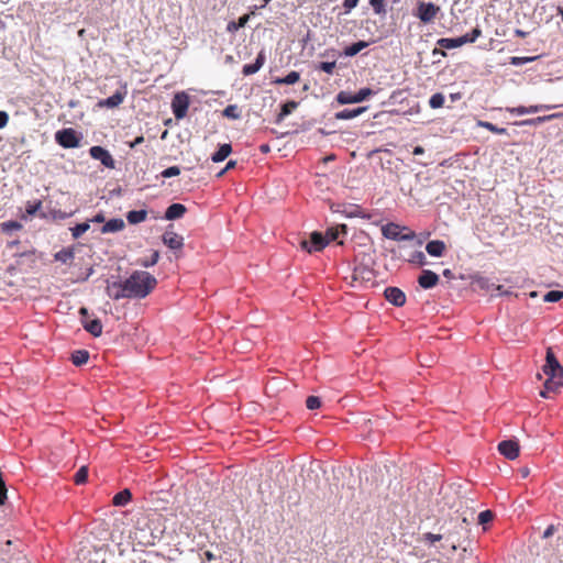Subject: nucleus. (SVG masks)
I'll return each mask as SVG.
<instances>
[{
    "instance_id": "21",
    "label": "nucleus",
    "mask_w": 563,
    "mask_h": 563,
    "mask_svg": "<svg viewBox=\"0 0 563 563\" xmlns=\"http://www.w3.org/2000/svg\"><path fill=\"white\" fill-rule=\"evenodd\" d=\"M265 60H266V55H265V52L262 49V51L257 54V56H256V58H255L254 63H252V64H245V65L243 66V68H242V74H243L244 76H251V75L256 74V73H257V71H258V70L264 66Z\"/></svg>"
},
{
    "instance_id": "10",
    "label": "nucleus",
    "mask_w": 563,
    "mask_h": 563,
    "mask_svg": "<svg viewBox=\"0 0 563 563\" xmlns=\"http://www.w3.org/2000/svg\"><path fill=\"white\" fill-rule=\"evenodd\" d=\"M382 234L384 238L394 241H411L416 238L413 231L402 233L400 227L394 222H389L382 227Z\"/></svg>"
},
{
    "instance_id": "19",
    "label": "nucleus",
    "mask_w": 563,
    "mask_h": 563,
    "mask_svg": "<svg viewBox=\"0 0 563 563\" xmlns=\"http://www.w3.org/2000/svg\"><path fill=\"white\" fill-rule=\"evenodd\" d=\"M439 275L430 269H423L418 277V284L423 289H431L439 283Z\"/></svg>"
},
{
    "instance_id": "12",
    "label": "nucleus",
    "mask_w": 563,
    "mask_h": 563,
    "mask_svg": "<svg viewBox=\"0 0 563 563\" xmlns=\"http://www.w3.org/2000/svg\"><path fill=\"white\" fill-rule=\"evenodd\" d=\"M189 108V97L186 92H177L172 100L173 114L177 120L187 115Z\"/></svg>"
},
{
    "instance_id": "11",
    "label": "nucleus",
    "mask_w": 563,
    "mask_h": 563,
    "mask_svg": "<svg viewBox=\"0 0 563 563\" xmlns=\"http://www.w3.org/2000/svg\"><path fill=\"white\" fill-rule=\"evenodd\" d=\"M471 285L474 289H481V290H498V296H510L512 292L510 290H505L501 285H495L489 280V278L475 275L472 276Z\"/></svg>"
},
{
    "instance_id": "20",
    "label": "nucleus",
    "mask_w": 563,
    "mask_h": 563,
    "mask_svg": "<svg viewBox=\"0 0 563 563\" xmlns=\"http://www.w3.org/2000/svg\"><path fill=\"white\" fill-rule=\"evenodd\" d=\"M187 208L185 205L174 202L165 210L164 219L168 221L178 220L185 216Z\"/></svg>"
},
{
    "instance_id": "43",
    "label": "nucleus",
    "mask_w": 563,
    "mask_h": 563,
    "mask_svg": "<svg viewBox=\"0 0 563 563\" xmlns=\"http://www.w3.org/2000/svg\"><path fill=\"white\" fill-rule=\"evenodd\" d=\"M223 117L232 120H238L241 118V111L239 110L236 104H229L223 110Z\"/></svg>"
},
{
    "instance_id": "3",
    "label": "nucleus",
    "mask_w": 563,
    "mask_h": 563,
    "mask_svg": "<svg viewBox=\"0 0 563 563\" xmlns=\"http://www.w3.org/2000/svg\"><path fill=\"white\" fill-rule=\"evenodd\" d=\"M157 285L155 276L145 271H134L124 279V290L129 299H143L148 296Z\"/></svg>"
},
{
    "instance_id": "37",
    "label": "nucleus",
    "mask_w": 563,
    "mask_h": 563,
    "mask_svg": "<svg viewBox=\"0 0 563 563\" xmlns=\"http://www.w3.org/2000/svg\"><path fill=\"white\" fill-rule=\"evenodd\" d=\"M89 360V352L87 350H75L70 355V361L75 366L85 365Z\"/></svg>"
},
{
    "instance_id": "7",
    "label": "nucleus",
    "mask_w": 563,
    "mask_h": 563,
    "mask_svg": "<svg viewBox=\"0 0 563 563\" xmlns=\"http://www.w3.org/2000/svg\"><path fill=\"white\" fill-rule=\"evenodd\" d=\"M375 92L368 87L361 88L357 92L351 93L347 91H340L335 100L340 104H351V103H360L368 99L371 96H373Z\"/></svg>"
},
{
    "instance_id": "53",
    "label": "nucleus",
    "mask_w": 563,
    "mask_h": 563,
    "mask_svg": "<svg viewBox=\"0 0 563 563\" xmlns=\"http://www.w3.org/2000/svg\"><path fill=\"white\" fill-rule=\"evenodd\" d=\"M41 208H42L41 200H36L34 202L29 201L25 206V212L27 216L33 217L40 211Z\"/></svg>"
},
{
    "instance_id": "2",
    "label": "nucleus",
    "mask_w": 563,
    "mask_h": 563,
    "mask_svg": "<svg viewBox=\"0 0 563 563\" xmlns=\"http://www.w3.org/2000/svg\"><path fill=\"white\" fill-rule=\"evenodd\" d=\"M444 530V540L450 543L452 551L465 543L471 544V522L465 517H454L441 527Z\"/></svg>"
},
{
    "instance_id": "39",
    "label": "nucleus",
    "mask_w": 563,
    "mask_h": 563,
    "mask_svg": "<svg viewBox=\"0 0 563 563\" xmlns=\"http://www.w3.org/2000/svg\"><path fill=\"white\" fill-rule=\"evenodd\" d=\"M554 115L537 117V118H532V119L516 121L514 124L519 125V126H526V125L537 126V125L552 119Z\"/></svg>"
},
{
    "instance_id": "48",
    "label": "nucleus",
    "mask_w": 563,
    "mask_h": 563,
    "mask_svg": "<svg viewBox=\"0 0 563 563\" xmlns=\"http://www.w3.org/2000/svg\"><path fill=\"white\" fill-rule=\"evenodd\" d=\"M385 1L386 0H368L371 7L373 8L374 13L378 14V15L386 14Z\"/></svg>"
},
{
    "instance_id": "18",
    "label": "nucleus",
    "mask_w": 563,
    "mask_h": 563,
    "mask_svg": "<svg viewBox=\"0 0 563 563\" xmlns=\"http://www.w3.org/2000/svg\"><path fill=\"white\" fill-rule=\"evenodd\" d=\"M519 451V444L515 440H504L498 444V452L508 460L518 457Z\"/></svg>"
},
{
    "instance_id": "26",
    "label": "nucleus",
    "mask_w": 563,
    "mask_h": 563,
    "mask_svg": "<svg viewBox=\"0 0 563 563\" xmlns=\"http://www.w3.org/2000/svg\"><path fill=\"white\" fill-rule=\"evenodd\" d=\"M367 110V107H357L355 109H344L334 114L336 120H352Z\"/></svg>"
},
{
    "instance_id": "5",
    "label": "nucleus",
    "mask_w": 563,
    "mask_h": 563,
    "mask_svg": "<svg viewBox=\"0 0 563 563\" xmlns=\"http://www.w3.org/2000/svg\"><path fill=\"white\" fill-rule=\"evenodd\" d=\"M481 34V29L476 26L470 33L459 37H441L437 41V45L445 49L457 48L465 44L474 43Z\"/></svg>"
},
{
    "instance_id": "50",
    "label": "nucleus",
    "mask_w": 563,
    "mask_h": 563,
    "mask_svg": "<svg viewBox=\"0 0 563 563\" xmlns=\"http://www.w3.org/2000/svg\"><path fill=\"white\" fill-rule=\"evenodd\" d=\"M537 58H538V56H525V57L512 56L509 59V64L512 66H521V65L531 63V62L536 60Z\"/></svg>"
},
{
    "instance_id": "14",
    "label": "nucleus",
    "mask_w": 563,
    "mask_h": 563,
    "mask_svg": "<svg viewBox=\"0 0 563 563\" xmlns=\"http://www.w3.org/2000/svg\"><path fill=\"white\" fill-rule=\"evenodd\" d=\"M106 294L113 300L129 298L128 291L124 290V280H107Z\"/></svg>"
},
{
    "instance_id": "25",
    "label": "nucleus",
    "mask_w": 563,
    "mask_h": 563,
    "mask_svg": "<svg viewBox=\"0 0 563 563\" xmlns=\"http://www.w3.org/2000/svg\"><path fill=\"white\" fill-rule=\"evenodd\" d=\"M374 250H368V252H357L355 255V261L357 265L364 267H373L375 265Z\"/></svg>"
},
{
    "instance_id": "45",
    "label": "nucleus",
    "mask_w": 563,
    "mask_h": 563,
    "mask_svg": "<svg viewBox=\"0 0 563 563\" xmlns=\"http://www.w3.org/2000/svg\"><path fill=\"white\" fill-rule=\"evenodd\" d=\"M0 227L3 233H10L12 231H19L22 229V224L14 220L2 222Z\"/></svg>"
},
{
    "instance_id": "35",
    "label": "nucleus",
    "mask_w": 563,
    "mask_h": 563,
    "mask_svg": "<svg viewBox=\"0 0 563 563\" xmlns=\"http://www.w3.org/2000/svg\"><path fill=\"white\" fill-rule=\"evenodd\" d=\"M545 108L547 107H544V106H530V107L519 106V107H515V108H507V111H509L512 114L523 115V114H529V113H537Z\"/></svg>"
},
{
    "instance_id": "36",
    "label": "nucleus",
    "mask_w": 563,
    "mask_h": 563,
    "mask_svg": "<svg viewBox=\"0 0 563 563\" xmlns=\"http://www.w3.org/2000/svg\"><path fill=\"white\" fill-rule=\"evenodd\" d=\"M300 79V74L296 70H291L289 71L286 76L284 77H277L273 80V84H276V85H294L296 82H298Z\"/></svg>"
},
{
    "instance_id": "30",
    "label": "nucleus",
    "mask_w": 563,
    "mask_h": 563,
    "mask_svg": "<svg viewBox=\"0 0 563 563\" xmlns=\"http://www.w3.org/2000/svg\"><path fill=\"white\" fill-rule=\"evenodd\" d=\"M75 258V250L74 247H64L54 255V260L56 262H60L63 264H71Z\"/></svg>"
},
{
    "instance_id": "64",
    "label": "nucleus",
    "mask_w": 563,
    "mask_h": 563,
    "mask_svg": "<svg viewBox=\"0 0 563 563\" xmlns=\"http://www.w3.org/2000/svg\"><path fill=\"white\" fill-rule=\"evenodd\" d=\"M144 142L143 135L136 136L133 141L128 142L130 148H135L137 145L142 144Z\"/></svg>"
},
{
    "instance_id": "32",
    "label": "nucleus",
    "mask_w": 563,
    "mask_h": 563,
    "mask_svg": "<svg viewBox=\"0 0 563 563\" xmlns=\"http://www.w3.org/2000/svg\"><path fill=\"white\" fill-rule=\"evenodd\" d=\"M332 210L334 212L343 213L346 218H358V217L365 218V216H363V211L360 206H350V207L343 206V209H341V206L338 205V207L335 209L332 208Z\"/></svg>"
},
{
    "instance_id": "1",
    "label": "nucleus",
    "mask_w": 563,
    "mask_h": 563,
    "mask_svg": "<svg viewBox=\"0 0 563 563\" xmlns=\"http://www.w3.org/2000/svg\"><path fill=\"white\" fill-rule=\"evenodd\" d=\"M542 372L547 376L540 396L548 398L550 393H558L563 386V366L560 364L552 347L547 349L545 363Z\"/></svg>"
},
{
    "instance_id": "6",
    "label": "nucleus",
    "mask_w": 563,
    "mask_h": 563,
    "mask_svg": "<svg viewBox=\"0 0 563 563\" xmlns=\"http://www.w3.org/2000/svg\"><path fill=\"white\" fill-rule=\"evenodd\" d=\"M81 140L82 134L73 128H64L55 133L56 143L64 148H77Z\"/></svg>"
},
{
    "instance_id": "16",
    "label": "nucleus",
    "mask_w": 563,
    "mask_h": 563,
    "mask_svg": "<svg viewBox=\"0 0 563 563\" xmlns=\"http://www.w3.org/2000/svg\"><path fill=\"white\" fill-rule=\"evenodd\" d=\"M172 224L168 225L167 230L162 236L163 243L170 250H180L184 246V239L176 232L172 231Z\"/></svg>"
},
{
    "instance_id": "47",
    "label": "nucleus",
    "mask_w": 563,
    "mask_h": 563,
    "mask_svg": "<svg viewBox=\"0 0 563 563\" xmlns=\"http://www.w3.org/2000/svg\"><path fill=\"white\" fill-rule=\"evenodd\" d=\"M408 261L409 263L418 264L419 266H424L428 264L427 257L421 251H415Z\"/></svg>"
},
{
    "instance_id": "44",
    "label": "nucleus",
    "mask_w": 563,
    "mask_h": 563,
    "mask_svg": "<svg viewBox=\"0 0 563 563\" xmlns=\"http://www.w3.org/2000/svg\"><path fill=\"white\" fill-rule=\"evenodd\" d=\"M494 517H495V514L492 510H489V509L483 510L477 516L478 525H482L483 527H485L487 523L493 521ZM486 528H484V530Z\"/></svg>"
},
{
    "instance_id": "9",
    "label": "nucleus",
    "mask_w": 563,
    "mask_h": 563,
    "mask_svg": "<svg viewBox=\"0 0 563 563\" xmlns=\"http://www.w3.org/2000/svg\"><path fill=\"white\" fill-rule=\"evenodd\" d=\"M329 244V240L322 232L313 231L308 240H302L300 246L308 253L322 251Z\"/></svg>"
},
{
    "instance_id": "28",
    "label": "nucleus",
    "mask_w": 563,
    "mask_h": 563,
    "mask_svg": "<svg viewBox=\"0 0 563 563\" xmlns=\"http://www.w3.org/2000/svg\"><path fill=\"white\" fill-rule=\"evenodd\" d=\"M232 153V145L230 143L220 144L218 150L211 155L213 163H220L228 158Z\"/></svg>"
},
{
    "instance_id": "51",
    "label": "nucleus",
    "mask_w": 563,
    "mask_h": 563,
    "mask_svg": "<svg viewBox=\"0 0 563 563\" xmlns=\"http://www.w3.org/2000/svg\"><path fill=\"white\" fill-rule=\"evenodd\" d=\"M563 298V291L562 290H549L544 296L543 300L545 302H558Z\"/></svg>"
},
{
    "instance_id": "29",
    "label": "nucleus",
    "mask_w": 563,
    "mask_h": 563,
    "mask_svg": "<svg viewBox=\"0 0 563 563\" xmlns=\"http://www.w3.org/2000/svg\"><path fill=\"white\" fill-rule=\"evenodd\" d=\"M368 45H369V42L357 41V42H354V43L345 46L342 54L346 57H353V56L357 55L362 49L366 48Z\"/></svg>"
},
{
    "instance_id": "62",
    "label": "nucleus",
    "mask_w": 563,
    "mask_h": 563,
    "mask_svg": "<svg viewBox=\"0 0 563 563\" xmlns=\"http://www.w3.org/2000/svg\"><path fill=\"white\" fill-rule=\"evenodd\" d=\"M9 121V114L5 111L0 110V129L7 126Z\"/></svg>"
},
{
    "instance_id": "34",
    "label": "nucleus",
    "mask_w": 563,
    "mask_h": 563,
    "mask_svg": "<svg viewBox=\"0 0 563 563\" xmlns=\"http://www.w3.org/2000/svg\"><path fill=\"white\" fill-rule=\"evenodd\" d=\"M132 499V493L129 488H124L117 493L113 498L112 503L114 506L123 507Z\"/></svg>"
},
{
    "instance_id": "4",
    "label": "nucleus",
    "mask_w": 563,
    "mask_h": 563,
    "mask_svg": "<svg viewBox=\"0 0 563 563\" xmlns=\"http://www.w3.org/2000/svg\"><path fill=\"white\" fill-rule=\"evenodd\" d=\"M21 542L0 538V563H26V556L19 549Z\"/></svg>"
},
{
    "instance_id": "61",
    "label": "nucleus",
    "mask_w": 563,
    "mask_h": 563,
    "mask_svg": "<svg viewBox=\"0 0 563 563\" xmlns=\"http://www.w3.org/2000/svg\"><path fill=\"white\" fill-rule=\"evenodd\" d=\"M360 0H344L343 1V7L345 9V12H350L352 9H354L357 3H358Z\"/></svg>"
},
{
    "instance_id": "41",
    "label": "nucleus",
    "mask_w": 563,
    "mask_h": 563,
    "mask_svg": "<svg viewBox=\"0 0 563 563\" xmlns=\"http://www.w3.org/2000/svg\"><path fill=\"white\" fill-rule=\"evenodd\" d=\"M89 229H90V221H85V222L78 223L75 227L70 228V231H71L73 238L78 239L84 233H86Z\"/></svg>"
},
{
    "instance_id": "38",
    "label": "nucleus",
    "mask_w": 563,
    "mask_h": 563,
    "mask_svg": "<svg viewBox=\"0 0 563 563\" xmlns=\"http://www.w3.org/2000/svg\"><path fill=\"white\" fill-rule=\"evenodd\" d=\"M147 211L145 209L131 210L126 213V220L130 224H137L145 221Z\"/></svg>"
},
{
    "instance_id": "46",
    "label": "nucleus",
    "mask_w": 563,
    "mask_h": 563,
    "mask_svg": "<svg viewBox=\"0 0 563 563\" xmlns=\"http://www.w3.org/2000/svg\"><path fill=\"white\" fill-rule=\"evenodd\" d=\"M88 479V467L87 466H81L74 475V482L77 484V485H82L87 482Z\"/></svg>"
},
{
    "instance_id": "60",
    "label": "nucleus",
    "mask_w": 563,
    "mask_h": 563,
    "mask_svg": "<svg viewBox=\"0 0 563 563\" xmlns=\"http://www.w3.org/2000/svg\"><path fill=\"white\" fill-rule=\"evenodd\" d=\"M235 166H236V161H232V159L229 161L227 163L225 167L217 174V177H222L228 170L235 168Z\"/></svg>"
},
{
    "instance_id": "17",
    "label": "nucleus",
    "mask_w": 563,
    "mask_h": 563,
    "mask_svg": "<svg viewBox=\"0 0 563 563\" xmlns=\"http://www.w3.org/2000/svg\"><path fill=\"white\" fill-rule=\"evenodd\" d=\"M384 296L385 299L395 307H402L406 303V295L398 287H387L384 291Z\"/></svg>"
},
{
    "instance_id": "58",
    "label": "nucleus",
    "mask_w": 563,
    "mask_h": 563,
    "mask_svg": "<svg viewBox=\"0 0 563 563\" xmlns=\"http://www.w3.org/2000/svg\"><path fill=\"white\" fill-rule=\"evenodd\" d=\"M179 174H180V168L178 166H169L161 173V176L163 178H170V177L178 176Z\"/></svg>"
},
{
    "instance_id": "22",
    "label": "nucleus",
    "mask_w": 563,
    "mask_h": 563,
    "mask_svg": "<svg viewBox=\"0 0 563 563\" xmlns=\"http://www.w3.org/2000/svg\"><path fill=\"white\" fill-rule=\"evenodd\" d=\"M374 277L373 267L356 265L353 269L352 282H371Z\"/></svg>"
},
{
    "instance_id": "24",
    "label": "nucleus",
    "mask_w": 563,
    "mask_h": 563,
    "mask_svg": "<svg viewBox=\"0 0 563 563\" xmlns=\"http://www.w3.org/2000/svg\"><path fill=\"white\" fill-rule=\"evenodd\" d=\"M445 243L441 240L429 241L426 245V251L429 255L440 257L445 251Z\"/></svg>"
},
{
    "instance_id": "57",
    "label": "nucleus",
    "mask_w": 563,
    "mask_h": 563,
    "mask_svg": "<svg viewBox=\"0 0 563 563\" xmlns=\"http://www.w3.org/2000/svg\"><path fill=\"white\" fill-rule=\"evenodd\" d=\"M158 260H159V252L154 251L152 253L151 257L148 260L141 261L140 265L145 268H148V267L154 266L158 262Z\"/></svg>"
},
{
    "instance_id": "13",
    "label": "nucleus",
    "mask_w": 563,
    "mask_h": 563,
    "mask_svg": "<svg viewBox=\"0 0 563 563\" xmlns=\"http://www.w3.org/2000/svg\"><path fill=\"white\" fill-rule=\"evenodd\" d=\"M89 154L93 159L99 161L104 167L110 169L115 168V161L107 148L100 145H95L89 148Z\"/></svg>"
},
{
    "instance_id": "23",
    "label": "nucleus",
    "mask_w": 563,
    "mask_h": 563,
    "mask_svg": "<svg viewBox=\"0 0 563 563\" xmlns=\"http://www.w3.org/2000/svg\"><path fill=\"white\" fill-rule=\"evenodd\" d=\"M81 324L84 329L95 338L100 336L102 333V323L98 318L91 320H81Z\"/></svg>"
},
{
    "instance_id": "31",
    "label": "nucleus",
    "mask_w": 563,
    "mask_h": 563,
    "mask_svg": "<svg viewBox=\"0 0 563 563\" xmlns=\"http://www.w3.org/2000/svg\"><path fill=\"white\" fill-rule=\"evenodd\" d=\"M251 14H254V11H252L251 13L241 15L238 19V21H230L227 25V31L229 33H235L240 29L244 27L247 24V22L250 21Z\"/></svg>"
},
{
    "instance_id": "8",
    "label": "nucleus",
    "mask_w": 563,
    "mask_h": 563,
    "mask_svg": "<svg viewBox=\"0 0 563 563\" xmlns=\"http://www.w3.org/2000/svg\"><path fill=\"white\" fill-rule=\"evenodd\" d=\"M440 10V7L433 2L420 1L417 4L413 15L418 18L422 23L427 24L435 19Z\"/></svg>"
},
{
    "instance_id": "55",
    "label": "nucleus",
    "mask_w": 563,
    "mask_h": 563,
    "mask_svg": "<svg viewBox=\"0 0 563 563\" xmlns=\"http://www.w3.org/2000/svg\"><path fill=\"white\" fill-rule=\"evenodd\" d=\"M335 66H336L335 60H332V62H321L317 66V69L331 75V74H333Z\"/></svg>"
},
{
    "instance_id": "56",
    "label": "nucleus",
    "mask_w": 563,
    "mask_h": 563,
    "mask_svg": "<svg viewBox=\"0 0 563 563\" xmlns=\"http://www.w3.org/2000/svg\"><path fill=\"white\" fill-rule=\"evenodd\" d=\"M298 102L295 100H289L280 106V111L287 117L298 107Z\"/></svg>"
},
{
    "instance_id": "15",
    "label": "nucleus",
    "mask_w": 563,
    "mask_h": 563,
    "mask_svg": "<svg viewBox=\"0 0 563 563\" xmlns=\"http://www.w3.org/2000/svg\"><path fill=\"white\" fill-rule=\"evenodd\" d=\"M125 96H126V87L123 86L122 89L117 90L112 96H110L106 99L99 100L98 107L99 108H108V109L117 108L124 101Z\"/></svg>"
},
{
    "instance_id": "42",
    "label": "nucleus",
    "mask_w": 563,
    "mask_h": 563,
    "mask_svg": "<svg viewBox=\"0 0 563 563\" xmlns=\"http://www.w3.org/2000/svg\"><path fill=\"white\" fill-rule=\"evenodd\" d=\"M444 540V530L441 533L426 532L422 534V541L433 545L435 542Z\"/></svg>"
},
{
    "instance_id": "52",
    "label": "nucleus",
    "mask_w": 563,
    "mask_h": 563,
    "mask_svg": "<svg viewBox=\"0 0 563 563\" xmlns=\"http://www.w3.org/2000/svg\"><path fill=\"white\" fill-rule=\"evenodd\" d=\"M461 549L460 560L462 562H465L468 559H473L474 561L477 560V558H473V549L471 548V544L465 543L462 547H459Z\"/></svg>"
},
{
    "instance_id": "40",
    "label": "nucleus",
    "mask_w": 563,
    "mask_h": 563,
    "mask_svg": "<svg viewBox=\"0 0 563 563\" xmlns=\"http://www.w3.org/2000/svg\"><path fill=\"white\" fill-rule=\"evenodd\" d=\"M478 126H482L495 134H499V135H509L507 129L505 128H498L497 125L493 124L492 122H488V121H478Z\"/></svg>"
},
{
    "instance_id": "33",
    "label": "nucleus",
    "mask_w": 563,
    "mask_h": 563,
    "mask_svg": "<svg viewBox=\"0 0 563 563\" xmlns=\"http://www.w3.org/2000/svg\"><path fill=\"white\" fill-rule=\"evenodd\" d=\"M347 227L345 224H339L336 227L328 228L324 236L329 240V243L336 241L340 235H346Z\"/></svg>"
},
{
    "instance_id": "54",
    "label": "nucleus",
    "mask_w": 563,
    "mask_h": 563,
    "mask_svg": "<svg viewBox=\"0 0 563 563\" xmlns=\"http://www.w3.org/2000/svg\"><path fill=\"white\" fill-rule=\"evenodd\" d=\"M321 399L318 396H309L306 399V407L309 410H316L321 407Z\"/></svg>"
},
{
    "instance_id": "59",
    "label": "nucleus",
    "mask_w": 563,
    "mask_h": 563,
    "mask_svg": "<svg viewBox=\"0 0 563 563\" xmlns=\"http://www.w3.org/2000/svg\"><path fill=\"white\" fill-rule=\"evenodd\" d=\"M51 214L54 220H65V219L71 217L73 212L67 213L62 210H52Z\"/></svg>"
},
{
    "instance_id": "63",
    "label": "nucleus",
    "mask_w": 563,
    "mask_h": 563,
    "mask_svg": "<svg viewBox=\"0 0 563 563\" xmlns=\"http://www.w3.org/2000/svg\"><path fill=\"white\" fill-rule=\"evenodd\" d=\"M556 528L554 525H550L544 531H543V534H542V538L543 539H548L550 537H552L555 532Z\"/></svg>"
},
{
    "instance_id": "49",
    "label": "nucleus",
    "mask_w": 563,
    "mask_h": 563,
    "mask_svg": "<svg viewBox=\"0 0 563 563\" xmlns=\"http://www.w3.org/2000/svg\"><path fill=\"white\" fill-rule=\"evenodd\" d=\"M444 100H445V98H444L443 93H441V92L433 93L429 99V106L432 109H439L443 106Z\"/></svg>"
},
{
    "instance_id": "27",
    "label": "nucleus",
    "mask_w": 563,
    "mask_h": 563,
    "mask_svg": "<svg viewBox=\"0 0 563 563\" xmlns=\"http://www.w3.org/2000/svg\"><path fill=\"white\" fill-rule=\"evenodd\" d=\"M124 227H125V223L122 219L113 218V219H110L109 221L104 222L103 227L101 228V233H103V234L115 233V232L123 230Z\"/></svg>"
}]
</instances>
